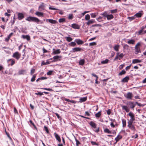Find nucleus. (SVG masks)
I'll list each match as a JSON object with an SVG mask.
<instances>
[{
	"label": "nucleus",
	"instance_id": "obj_1",
	"mask_svg": "<svg viewBox=\"0 0 146 146\" xmlns=\"http://www.w3.org/2000/svg\"><path fill=\"white\" fill-rule=\"evenodd\" d=\"M25 19L29 22H38V21H39V20L38 19V18L31 16H29L28 17Z\"/></svg>",
	"mask_w": 146,
	"mask_h": 146
},
{
	"label": "nucleus",
	"instance_id": "obj_2",
	"mask_svg": "<svg viewBox=\"0 0 146 146\" xmlns=\"http://www.w3.org/2000/svg\"><path fill=\"white\" fill-rule=\"evenodd\" d=\"M141 45V43L140 42H138L136 44L135 47V53L136 54H138L139 53L141 52L140 50V46Z\"/></svg>",
	"mask_w": 146,
	"mask_h": 146
},
{
	"label": "nucleus",
	"instance_id": "obj_3",
	"mask_svg": "<svg viewBox=\"0 0 146 146\" xmlns=\"http://www.w3.org/2000/svg\"><path fill=\"white\" fill-rule=\"evenodd\" d=\"M21 56V54L18 52H16L13 53L12 57L17 60H19Z\"/></svg>",
	"mask_w": 146,
	"mask_h": 146
},
{
	"label": "nucleus",
	"instance_id": "obj_4",
	"mask_svg": "<svg viewBox=\"0 0 146 146\" xmlns=\"http://www.w3.org/2000/svg\"><path fill=\"white\" fill-rule=\"evenodd\" d=\"M125 97L127 99L131 100L133 97V95L131 92H128L126 95H124Z\"/></svg>",
	"mask_w": 146,
	"mask_h": 146
},
{
	"label": "nucleus",
	"instance_id": "obj_5",
	"mask_svg": "<svg viewBox=\"0 0 146 146\" xmlns=\"http://www.w3.org/2000/svg\"><path fill=\"white\" fill-rule=\"evenodd\" d=\"M131 117L129 120L130 121H133L135 120L134 114L131 112H130L128 114Z\"/></svg>",
	"mask_w": 146,
	"mask_h": 146
},
{
	"label": "nucleus",
	"instance_id": "obj_6",
	"mask_svg": "<svg viewBox=\"0 0 146 146\" xmlns=\"http://www.w3.org/2000/svg\"><path fill=\"white\" fill-rule=\"evenodd\" d=\"M127 105H129L130 106V107L131 109H133L135 106V104H134L133 102H129L127 104Z\"/></svg>",
	"mask_w": 146,
	"mask_h": 146
},
{
	"label": "nucleus",
	"instance_id": "obj_7",
	"mask_svg": "<svg viewBox=\"0 0 146 146\" xmlns=\"http://www.w3.org/2000/svg\"><path fill=\"white\" fill-rule=\"evenodd\" d=\"M38 10L40 11H42L44 9L45 5L44 3H42L38 7Z\"/></svg>",
	"mask_w": 146,
	"mask_h": 146
},
{
	"label": "nucleus",
	"instance_id": "obj_8",
	"mask_svg": "<svg viewBox=\"0 0 146 146\" xmlns=\"http://www.w3.org/2000/svg\"><path fill=\"white\" fill-rule=\"evenodd\" d=\"M143 14V13L142 11H139L138 13L135 14L134 16L137 17H141Z\"/></svg>",
	"mask_w": 146,
	"mask_h": 146
},
{
	"label": "nucleus",
	"instance_id": "obj_9",
	"mask_svg": "<svg viewBox=\"0 0 146 146\" xmlns=\"http://www.w3.org/2000/svg\"><path fill=\"white\" fill-rule=\"evenodd\" d=\"M145 29V27L144 26L142 27L138 32V35H143V31Z\"/></svg>",
	"mask_w": 146,
	"mask_h": 146
},
{
	"label": "nucleus",
	"instance_id": "obj_10",
	"mask_svg": "<svg viewBox=\"0 0 146 146\" xmlns=\"http://www.w3.org/2000/svg\"><path fill=\"white\" fill-rule=\"evenodd\" d=\"M18 19L19 20H21L24 17V15L22 13H18L17 15Z\"/></svg>",
	"mask_w": 146,
	"mask_h": 146
},
{
	"label": "nucleus",
	"instance_id": "obj_11",
	"mask_svg": "<svg viewBox=\"0 0 146 146\" xmlns=\"http://www.w3.org/2000/svg\"><path fill=\"white\" fill-rule=\"evenodd\" d=\"M82 50V48L79 47H75L73 48L72 49V52H80Z\"/></svg>",
	"mask_w": 146,
	"mask_h": 146
},
{
	"label": "nucleus",
	"instance_id": "obj_12",
	"mask_svg": "<svg viewBox=\"0 0 146 146\" xmlns=\"http://www.w3.org/2000/svg\"><path fill=\"white\" fill-rule=\"evenodd\" d=\"M35 14L38 17H43L44 16V14L43 13L39 11H36Z\"/></svg>",
	"mask_w": 146,
	"mask_h": 146
},
{
	"label": "nucleus",
	"instance_id": "obj_13",
	"mask_svg": "<svg viewBox=\"0 0 146 146\" xmlns=\"http://www.w3.org/2000/svg\"><path fill=\"white\" fill-rule=\"evenodd\" d=\"M54 135L56 140H57L59 142H60L61 141V139L58 134L56 133H54Z\"/></svg>",
	"mask_w": 146,
	"mask_h": 146
},
{
	"label": "nucleus",
	"instance_id": "obj_14",
	"mask_svg": "<svg viewBox=\"0 0 146 146\" xmlns=\"http://www.w3.org/2000/svg\"><path fill=\"white\" fill-rule=\"evenodd\" d=\"M129 76H126L123 78L121 80V82H127L129 80Z\"/></svg>",
	"mask_w": 146,
	"mask_h": 146
},
{
	"label": "nucleus",
	"instance_id": "obj_15",
	"mask_svg": "<svg viewBox=\"0 0 146 146\" xmlns=\"http://www.w3.org/2000/svg\"><path fill=\"white\" fill-rule=\"evenodd\" d=\"M71 27L74 29H79L80 26L77 24L74 23L72 25Z\"/></svg>",
	"mask_w": 146,
	"mask_h": 146
},
{
	"label": "nucleus",
	"instance_id": "obj_16",
	"mask_svg": "<svg viewBox=\"0 0 146 146\" xmlns=\"http://www.w3.org/2000/svg\"><path fill=\"white\" fill-rule=\"evenodd\" d=\"M123 110H125L127 112H129V109L128 108V107L125 106L121 105Z\"/></svg>",
	"mask_w": 146,
	"mask_h": 146
},
{
	"label": "nucleus",
	"instance_id": "obj_17",
	"mask_svg": "<svg viewBox=\"0 0 146 146\" xmlns=\"http://www.w3.org/2000/svg\"><path fill=\"white\" fill-rule=\"evenodd\" d=\"M60 52H61L60 49L55 50V49L54 48L53 49V53L54 54H59Z\"/></svg>",
	"mask_w": 146,
	"mask_h": 146
},
{
	"label": "nucleus",
	"instance_id": "obj_18",
	"mask_svg": "<svg viewBox=\"0 0 146 146\" xmlns=\"http://www.w3.org/2000/svg\"><path fill=\"white\" fill-rule=\"evenodd\" d=\"M21 37L24 39H26L28 41H29L30 40V36L28 35H22Z\"/></svg>",
	"mask_w": 146,
	"mask_h": 146
},
{
	"label": "nucleus",
	"instance_id": "obj_19",
	"mask_svg": "<svg viewBox=\"0 0 146 146\" xmlns=\"http://www.w3.org/2000/svg\"><path fill=\"white\" fill-rule=\"evenodd\" d=\"M75 41L76 42L78 45L82 44L83 43V42L82 40L79 39L75 40Z\"/></svg>",
	"mask_w": 146,
	"mask_h": 146
},
{
	"label": "nucleus",
	"instance_id": "obj_20",
	"mask_svg": "<svg viewBox=\"0 0 146 146\" xmlns=\"http://www.w3.org/2000/svg\"><path fill=\"white\" fill-rule=\"evenodd\" d=\"M141 62V60L138 59H134L132 60V64H136L138 63H140Z\"/></svg>",
	"mask_w": 146,
	"mask_h": 146
},
{
	"label": "nucleus",
	"instance_id": "obj_21",
	"mask_svg": "<svg viewBox=\"0 0 146 146\" xmlns=\"http://www.w3.org/2000/svg\"><path fill=\"white\" fill-rule=\"evenodd\" d=\"M48 21V22L52 24H56L57 23V21L55 20H53L52 19H47L46 21Z\"/></svg>",
	"mask_w": 146,
	"mask_h": 146
},
{
	"label": "nucleus",
	"instance_id": "obj_22",
	"mask_svg": "<svg viewBox=\"0 0 146 146\" xmlns=\"http://www.w3.org/2000/svg\"><path fill=\"white\" fill-rule=\"evenodd\" d=\"M89 124L90 126H91L92 127H93L94 128H96V124L93 122L92 121H90Z\"/></svg>",
	"mask_w": 146,
	"mask_h": 146
},
{
	"label": "nucleus",
	"instance_id": "obj_23",
	"mask_svg": "<svg viewBox=\"0 0 146 146\" xmlns=\"http://www.w3.org/2000/svg\"><path fill=\"white\" fill-rule=\"evenodd\" d=\"M122 138L121 135H118L115 138L116 141V143H117L120 139Z\"/></svg>",
	"mask_w": 146,
	"mask_h": 146
},
{
	"label": "nucleus",
	"instance_id": "obj_24",
	"mask_svg": "<svg viewBox=\"0 0 146 146\" xmlns=\"http://www.w3.org/2000/svg\"><path fill=\"white\" fill-rule=\"evenodd\" d=\"M135 42V40L133 39L129 40L127 42V43L129 44H134Z\"/></svg>",
	"mask_w": 146,
	"mask_h": 146
},
{
	"label": "nucleus",
	"instance_id": "obj_25",
	"mask_svg": "<svg viewBox=\"0 0 146 146\" xmlns=\"http://www.w3.org/2000/svg\"><path fill=\"white\" fill-rule=\"evenodd\" d=\"M113 15L111 14L110 15L108 14L107 17V19L108 20L113 19Z\"/></svg>",
	"mask_w": 146,
	"mask_h": 146
},
{
	"label": "nucleus",
	"instance_id": "obj_26",
	"mask_svg": "<svg viewBox=\"0 0 146 146\" xmlns=\"http://www.w3.org/2000/svg\"><path fill=\"white\" fill-rule=\"evenodd\" d=\"M98 13L96 12L94 13H92L90 14V15L92 18H95L98 15Z\"/></svg>",
	"mask_w": 146,
	"mask_h": 146
},
{
	"label": "nucleus",
	"instance_id": "obj_27",
	"mask_svg": "<svg viewBox=\"0 0 146 146\" xmlns=\"http://www.w3.org/2000/svg\"><path fill=\"white\" fill-rule=\"evenodd\" d=\"M13 33H10L9 35L5 39V41H8L10 37L13 35Z\"/></svg>",
	"mask_w": 146,
	"mask_h": 146
},
{
	"label": "nucleus",
	"instance_id": "obj_28",
	"mask_svg": "<svg viewBox=\"0 0 146 146\" xmlns=\"http://www.w3.org/2000/svg\"><path fill=\"white\" fill-rule=\"evenodd\" d=\"M95 22V21L94 20L92 19L91 20H89L86 23V24L87 25H89L90 24H92Z\"/></svg>",
	"mask_w": 146,
	"mask_h": 146
},
{
	"label": "nucleus",
	"instance_id": "obj_29",
	"mask_svg": "<svg viewBox=\"0 0 146 146\" xmlns=\"http://www.w3.org/2000/svg\"><path fill=\"white\" fill-rule=\"evenodd\" d=\"M87 99V97L82 98L80 99V102H83L85 101Z\"/></svg>",
	"mask_w": 146,
	"mask_h": 146
},
{
	"label": "nucleus",
	"instance_id": "obj_30",
	"mask_svg": "<svg viewBox=\"0 0 146 146\" xmlns=\"http://www.w3.org/2000/svg\"><path fill=\"white\" fill-rule=\"evenodd\" d=\"M85 62L84 59H81L80 60L79 62V64L81 65H83L84 64Z\"/></svg>",
	"mask_w": 146,
	"mask_h": 146
},
{
	"label": "nucleus",
	"instance_id": "obj_31",
	"mask_svg": "<svg viewBox=\"0 0 146 146\" xmlns=\"http://www.w3.org/2000/svg\"><path fill=\"white\" fill-rule=\"evenodd\" d=\"M11 61V65L12 66L13 65L15 62V60L14 59H9L7 60V62H9V61Z\"/></svg>",
	"mask_w": 146,
	"mask_h": 146
},
{
	"label": "nucleus",
	"instance_id": "obj_32",
	"mask_svg": "<svg viewBox=\"0 0 146 146\" xmlns=\"http://www.w3.org/2000/svg\"><path fill=\"white\" fill-rule=\"evenodd\" d=\"M119 45H115L114 46V49L116 51H117L119 50Z\"/></svg>",
	"mask_w": 146,
	"mask_h": 146
},
{
	"label": "nucleus",
	"instance_id": "obj_33",
	"mask_svg": "<svg viewBox=\"0 0 146 146\" xmlns=\"http://www.w3.org/2000/svg\"><path fill=\"white\" fill-rule=\"evenodd\" d=\"M104 131L105 133H112L111 131L108 128H106L105 129H104Z\"/></svg>",
	"mask_w": 146,
	"mask_h": 146
},
{
	"label": "nucleus",
	"instance_id": "obj_34",
	"mask_svg": "<svg viewBox=\"0 0 146 146\" xmlns=\"http://www.w3.org/2000/svg\"><path fill=\"white\" fill-rule=\"evenodd\" d=\"M109 61V60L107 59H106L102 61L101 62V63L102 64H105L108 63Z\"/></svg>",
	"mask_w": 146,
	"mask_h": 146
},
{
	"label": "nucleus",
	"instance_id": "obj_35",
	"mask_svg": "<svg viewBox=\"0 0 146 146\" xmlns=\"http://www.w3.org/2000/svg\"><path fill=\"white\" fill-rule=\"evenodd\" d=\"M68 45L72 46H74L76 45V44L74 42H72L69 44Z\"/></svg>",
	"mask_w": 146,
	"mask_h": 146
},
{
	"label": "nucleus",
	"instance_id": "obj_36",
	"mask_svg": "<svg viewBox=\"0 0 146 146\" xmlns=\"http://www.w3.org/2000/svg\"><path fill=\"white\" fill-rule=\"evenodd\" d=\"M65 38H66V40L68 42H70L72 40V38L70 37H66Z\"/></svg>",
	"mask_w": 146,
	"mask_h": 146
},
{
	"label": "nucleus",
	"instance_id": "obj_37",
	"mask_svg": "<svg viewBox=\"0 0 146 146\" xmlns=\"http://www.w3.org/2000/svg\"><path fill=\"white\" fill-rule=\"evenodd\" d=\"M126 71L124 70H123L119 73L118 75L121 76L123 74H125L126 73Z\"/></svg>",
	"mask_w": 146,
	"mask_h": 146
},
{
	"label": "nucleus",
	"instance_id": "obj_38",
	"mask_svg": "<svg viewBox=\"0 0 146 146\" xmlns=\"http://www.w3.org/2000/svg\"><path fill=\"white\" fill-rule=\"evenodd\" d=\"M96 19L99 22H101L103 21V17L100 16L98 18H97Z\"/></svg>",
	"mask_w": 146,
	"mask_h": 146
},
{
	"label": "nucleus",
	"instance_id": "obj_39",
	"mask_svg": "<svg viewBox=\"0 0 146 146\" xmlns=\"http://www.w3.org/2000/svg\"><path fill=\"white\" fill-rule=\"evenodd\" d=\"M25 71H26L25 70H21L19 71V75H21V74H23L25 73Z\"/></svg>",
	"mask_w": 146,
	"mask_h": 146
},
{
	"label": "nucleus",
	"instance_id": "obj_40",
	"mask_svg": "<svg viewBox=\"0 0 146 146\" xmlns=\"http://www.w3.org/2000/svg\"><path fill=\"white\" fill-rule=\"evenodd\" d=\"M61 56H54L53 57V58L55 60L54 61H56V60L57 59H58V58H61Z\"/></svg>",
	"mask_w": 146,
	"mask_h": 146
},
{
	"label": "nucleus",
	"instance_id": "obj_41",
	"mask_svg": "<svg viewBox=\"0 0 146 146\" xmlns=\"http://www.w3.org/2000/svg\"><path fill=\"white\" fill-rule=\"evenodd\" d=\"M122 123L123 124V127H124L126 125V120L124 119L122 120Z\"/></svg>",
	"mask_w": 146,
	"mask_h": 146
},
{
	"label": "nucleus",
	"instance_id": "obj_42",
	"mask_svg": "<svg viewBox=\"0 0 146 146\" xmlns=\"http://www.w3.org/2000/svg\"><path fill=\"white\" fill-rule=\"evenodd\" d=\"M101 115V111H99L98 113L95 114V116L96 117H99Z\"/></svg>",
	"mask_w": 146,
	"mask_h": 146
},
{
	"label": "nucleus",
	"instance_id": "obj_43",
	"mask_svg": "<svg viewBox=\"0 0 146 146\" xmlns=\"http://www.w3.org/2000/svg\"><path fill=\"white\" fill-rule=\"evenodd\" d=\"M90 19V16L89 15L87 14L85 15V19L86 20H89Z\"/></svg>",
	"mask_w": 146,
	"mask_h": 146
},
{
	"label": "nucleus",
	"instance_id": "obj_44",
	"mask_svg": "<svg viewBox=\"0 0 146 146\" xmlns=\"http://www.w3.org/2000/svg\"><path fill=\"white\" fill-rule=\"evenodd\" d=\"M133 121H129L128 122V125L127 126L129 128H130L132 125H132Z\"/></svg>",
	"mask_w": 146,
	"mask_h": 146
},
{
	"label": "nucleus",
	"instance_id": "obj_45",
	"mask_svg": "<svg viewBox=\"0 0 146 146\" xmlns=\"http://www.w3.org/2000/svg\"><path fill=\"white\" fill-rule=\"evenodd\" d=\"M117 9H114V10H110V12L112 13V14H113V13H115L117 12Z\"/></svg>",
	"mask_w": 146,
	"mask_h": 146
},
{
	"label": "nucleus",
	"instance_id": "obj_46",
	"mask_svg": "<svg viewBox=\"0 0 146 146\" xmlns=\"http://www.w3.org/2000/svg\"><path fill=\"white\" fill-rule=\"evenodd\" d=\"M36 77V75L34 74L33 75V77L31 79V81L32 82H34L35 80V78Z\"/></svg>",
	"mask_w": 146,
	"mask_h": 146
},
{
	"label": "nucleus",
	"instance_id": "obj_47",
	"mask_svg": "<svg viewBox=\"0 0 146 146\" xmlns=\"http://www.w3.org/2000/svg\"><path fill=\"white\" fill-rule=\"evenodd\" d=\"M65 19L64 18H62L59 19L58 21L60 23H63L65 21Z\"/></svg>",
	"mask_w": 146,
	"mask_h": 146
},
{
	"label": "nucleus",
	"instance_id": "obj_48",
	"mask_svg": "<svg viewBox=\"0 0 146 146\" xmlns=\"http://www.w3.org/2000/svg\"><path fill=\"white\" fill-rule=\"evenodd\" d=\"M29 122L30 123L32 124L34 127L35 129H37V128L36 127V126H35V125L34 124V123H33L32 121V120H30L29 121Z\"/></svg>",
	"mask_w": 146,
	"mask_h": 146
},
{
	"label": "nucleus",
	"instance_id": "obj_49",
	"mask_svg": "<svg viewBox=\"0 0 146 146\" xmlns=\"http://www.w3.org/2000/svg\"><path fill=\"white\" fill-rule=\"evenodd\" d=\"M68 19H72L73 18V15L71 14H69L68 15Z\"/></svg>",
	"mask_w": 146,
	"mask_h": 146
},
{
	"label": "nucleus",
	"instance_id": "obj_50",
	"mask_svg": "<svg viewBox=\"0 0 146 146\" xmlns=\"http://www.w3.org/2000/svg\"><path fill=\"white\" fill-rule=\"evenodd\" d=\"M124 56V54L123 53H121L120 54H119V59L120 60V58H122Z\"/></svg>",
	"mask_w": 146,
	"mask_h": 146
},
{
	"label": "nucleus",
	"instance_id": "obj_51",
	"mask_svg": "<svg viewBox=\"0 0 146 146\" xmlns=\"http://www.w3.org/2000/svg\"><path fill=\"white\" fill-rule=\"evenodd\" d=\"M101 15L103 16L104 17H107L108 14L106 12H105L104 13L101 14Z\"/></svg>",
	"mask_w": 146,
	"mask_h": 146
},
{
	"label": "nucleus",
	"instance_id": "obj_52",
	"mask_svg": "<svg viewBox=\"0 0 146 146\" xmlns=\"http://www.w3.org/2000/svg\"><path fill=\"white\" fill-rule=\"evenodd\" d=\"M44 128L45 130L46 131V132L47 133H48L49 132L48 128L45 126H44Z\"/></svg>",
	"mask_w": 146,
	"mask_h": 146
},
{
	"label": "nucleus",
	"instance_id": "obj_53",
	"mask_svg": "<svg viewBox=\"0 0 146 146\" xmlns=\"http://www.w3.org/2000/svg\"><path fill=\"white\" fill-rule=\"evenodd\" d=\"M130 129H131L132 130L135 131V128L134 126L133 125L131 126L130 128H129Z\"/></svg>",
	"mask_w": 146,
	"mask_h": 146
},
{
	"label": "nucleus",
	"instance_id": "obj_54",
	"mask_svg": "<svg viewBox=\"0 0 146 146\" xmlns=\"http://www.w3.org/2000/svg\"><path fill=\"white\" fill-rule=\"evenodd\" d=\"M96 43L95 42H92L90 43L89 44V46H94L96 45Z\"/></svg>",
	"mask_w": 146,
	"mask_h": 146
},
{
	"label": "nucleus",
	"instance_id": "obj_55",
	"mask_svg": "<svg viewBox=\"0 0 146 146\" xmlns=\"http://www.w3.org/2000/svg\"><path fill=\"white\" fill-rule=\"evenodd\" d=\"M53 71L52 70H50L47 73V74L48 75H51L52 74Z\"/></svg>",
	"mask_w": 146,
	"mask_h": 146
},
{
	"label": "nucleus",
	"instance_id": "obj_56",
	"mask_svg": "<svg viewBox=\"0 0 146 146\" xmlns=\"http://www.w3.org/2000/svg\"><path fill=\"white\" fill-rule=\"evenodd\" d=\"M75 141L76 142V146H78L80 143V142L76 138L75 139Z\"/></svg>",
	"mask_w": 146,
	"mask_h": 146
},
{
	"label": "nucleus",
	"instance_id": "obj_57",
	"mask_svg": "<svg viewBox=\"0 0 146 146\" xmlns=\"http://www.w3.org/2000/svg\"><path fill=\"white\" fill-rule=\"evenodd\" d=\"M123 48L124 49H127L129 48V46L127 44H125L124 45Z\"/></svg>",
	"mask_w": 146,
	"mask_h": 146
},
{
	"label": "nucleus",
	"instance_id": "obj_58",
	"mask_svg": "<svg viewBox=\"0 0 146 146\" xmlns=\"http://www.w3.org/2000/svg\"><path fill=\"white\" fill-rule=\"evenodd\" d=\"M119 53H117V55L115 56V58L114 59V60H116L118 58H119Z\"/></svg>",
	"mask_w": 146,
	"mask_h": 146
},
{
	"label": "nucleus",
	"instance_id": "obj_59",
	"mask_svg": "<svg viewBox=\"0 0 146 146\" xmlns=\"http://www.w3.org/2000/svg\"><path fill=\"white\" fill-rule=\"evenodd\" d=\"M107 114L108 115H110L111 113V110L110 109H108L106 111Z\"/></svg>",
	"mask_w": 146,
	"mask_h": 146
},
{
	"label": "nucleus",
	"instance_id": "obj_60",
	"mask_svg": "<svg viewBox=\"0 0 146 146\" xmlns=\"http://www.w3.org/2000/svg\"><path fill=\"white\" fill-rule=\"evenodd\" d=\"M128 18L131 21L133 20L134 19H135V16H133V17H129Z\"/></svg>",
	"mask_w": 146,
	"mask_h": 146
},
{
	"label": "nucleus",
	"instance_id": "obj_61",
	"mask_svg": "<svg viewBox=\"0 0 146 146\" xmlns=\"http://www.w3.org/2000/svg\"><path fill=\"white\" fill-rule=\"evenodd\" d=\"M35 70L34 69H31V74L32 75V74L34 73L35 72Z\"/></svg>",
	"mask_w": 146,
	"mask_h": 146
},
{
	"label": "nucleus",
	"instance_id": "obj_62",
	"mask_svg": "<svg viewBox=\"0 0 146 146\" xmlns=\"http://www.w3.org/2000/svg\"><path fill=\"white\" fill-rule=\"evenodd\" d=\"M49 9H50L52 10H58L57 9H56V8H54V7H49Z\"/></svg>",
	"mask_w": 146,
	"mask_h": 146
},
{
	"label": "nucleus",
	"instance_id": "obj_63",
	"mask_svg": "<svg viewBox=\"0 0 146 146\" xmlns=\"http://www.w3.org/2000/svg\"><path fill=\"white\" fill-rule=\"evenodd\" d=\"M91 143L92 145H98L97 143L96 142L94 141H91Z\"/></svg>",
	"mask_w": 146,
	"mask_h": 146
},
{
	"label": "nucleus",
	"instance_id": "obj_64",
	"mask_svg": "<svg viewBox=\"0 0 146 146\" xmlns=\"http://www.w3.org/2000/svg\"><path fill=\"white\" fill-rule=\"evenodd\" d=\"M36 94L37 95H39L40 96H41L42 95H43V93L42 92H38L37 93H35V94Z\"/></svg>",
	"mask_w": 146,
	"mask_h": 146
}]
</instances>
